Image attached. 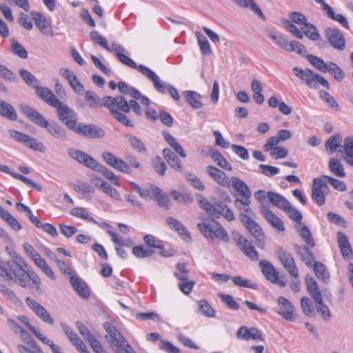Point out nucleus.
I'll return each mask as SVG.
<instances>
[{
  "label": "nucleus",
  "instance_id": "30",
  "mask_svg": "<svg viewBox=\"0 0 353 353\" xmlns=\"http://www.w3.org/2000/svg\"><path fill=\"white\" fill-rule=\"evenodd\" d=\"M163 155L168 163L176 172H183V168L179 157L169 148H165L163 150Z\"/></svg>",
  "mask_w": 353,
  "mask_h": 353
},
{
  "label": "nucleus",
  "instance_id": "64",
  "mask_svg": "<svg viewBox=\"0 0 353 353\" xmlns=\"http://www.w3.org/2000/svg\"><path fill=\"white\" fill-rule=\"evenodd\" d=\"M155 171L160 175H164L167 170V165L160 157H156L152 161Z\"/></svg>",
  "mask_w": 353,
  "mask_h": 353
},
{
  "label": "nucleus",
  "instance_id": "48",
  "mask_svg": "<svg viewBox=\"0 0 353 353\" xmlns=\"http://www.w3.org/2000/svg\"><path fill=\"white\" fill-rule=\"evenodd\" d=\"M171 195L174 199L183 204L192 203L194 201L193 196L190 192H180L176 190H173Z\"/></svg>",
  "mask_w": 353,
  "mask_h": 353
},
{
  "label": "nucleus",
  "instance_id": "32",
  "mask_svg": "<svg viewBox=\"0 0 353 353\" xmlns=\"http://www.w3.org/2000/svg\"><path fill=\"white\" fill-rule=\"evenodd\" d=\"M151 198L156 200L159 206L165 209L171 207V203L166 194L163 193L162 190L157 187L152 188Z\"/></svg>",
  "mask_w": 353,
  "mask_h": 353
},
{
  "label": "nucleus",
  "instance_id": "52",
  "mask_svg": "<svg viewBox=\"0 0 353 353\" xmlns=\"http://www.w3.org/2000/svg\"><path fill=\"white\" fill-rule=\"evenodd\" d=\"M132 253L137 258H147L152 256L154 253V250L151 248L137 245L133 248Z\"/></svg>",
  "mask_w": 353,
  "mask_h": 353
},
{
  "label": "nucleus",
  "instance_id": "25",
  "mask_svg": "<svg viewBox=\"0 0 353 353\" xmlns=\"http://www.w3.org/2000/svg\"><path fill=\"white\" fill-rule=\"evenodd\" d=\"M36 26L38 27L41 32L43 34H53L52 27L50 23L43 16V14L39 12L32 11L30 13Z\"/></svg>",
  "mask_w": 353,
  "mask_h": 353
},
{
  "label": "nucleus",
  "instance_id": "47",
  "mask_svg": "<svg viewBox=\"0 0 353 353\" xmlns=\"http://www.w3.org/2000/svg\"><path fill=\"white\" fill-rule=\"evenodd\" d=\"M297 230L301 239L305 241V243L313 248L315 246V243L312 236V234L309 230V228L306 225H302L300 228H298Z\"/></svg>",
  "mask_w": 353,
  "mask_h": 353
},
{
  "label": "nucleus",
  "instance_id": "9",
  "mask_svg": "<svg viewBox=\"0 0 353 353\" xmlns=\"http://www.w3.org/2000/svg\"><path fill=\"white\" fill-rule=\"evenodd\" d=\"M231 182L233 188L241 196V198L236 199L234 201L235 205L239 208H241L240 205L249 206L251 203L250 197L252 194L248 186L245 182L236 176L231 178Z\"/></svg>",
  "mask_w": 353,
  "mask_h": 353
},
{
  "label": "nucleus",
  "instance_id": "40",
  "mask_svg": "<svg viewBox=\"0 0 353 353\" xmlns=\"http://www.w3.org/2000/svg\"><path fill=\"white\" fill-rule=\"evenodd\" d=\"M268 197L271 203H272L277 208L284 210L290 201L287 200L283 196L274 192H268Z\"/></svg>",
  "mask_w": 353,
  "mask_h": 353
},
{
  "label": "nucleus",
  "instance_id": "36",
  "mask_svg": "<svg viewBox=\"0 0 353 353\" xmlns=\"http://www.w3.org/2000/svg\"><path fill=\"white\" fill-rule=\"evenodd\" d=\"M0 115L10 121L17 119V114L14 107L9 103L1 100H0Z\"/></svg>",
  "mask_w": 353,
  "mask_h": 353
},
{
  "label": "nucleus",
  "instance_id": "12",
  "mask_svg": "<svg viewBox=\"0 0 353 353\" xmlns=\"http://www.w3.org/2000/svg\"><path fill=\"white\" fill-rule=\"evenodd\" d=\"M240 220L252 235L256 239L258 245L264 248V234L261 227L248 215L241 213Z\"/></svg>",
  "mask_w": 353,
  "mask_h": 353
},
{
  "label": "nucleus",
  "instance_id": "35",
  "mask_svg": "<svg viewBox=\"0 0 353 353\" xmlns=\"http://www.w3.org/2000/svg\"><path fill=\"white\" fill-rule=\"evenodd\" d=\"M340 152L345 153V156L343 157L346 163L353 166V137H347L344 139V145L343 150H340Z\"/></svg>",
  "mask_w": 353,
  "mask_h": 353
},
{
  "label": "nucleus",
  "instance_id": "14",
  "mask_svg": "<svg viewBox=\"0 0 353 353\" xmlns=\"http://www.w3.org/2000/svg\"><path fill=\"white\" fill-rule=\"evenodd\" d=\"M329 187L325 180L321 177L313 179L312 186V198L319 205L321 206L325 203V194L329 192Z\"/></svg>",
  "mask_w": 353,
  "mask_h": 353
},
{
  "label": "nucleus",
  "instance_id": "51",
  "mask_svg": "<svg viewBox=\"0 0 353 353\" xmlns=\"http://www.w3.org/2000/svg\"><path fill=\"white\" fill-rule=\"evenodd\" d=\"M302 30L304 34L312 41H317L320 38V34L316 26L312 23H305Z\"/></svg>",
  "mask_w": 353,
  "mask_h": 353
},
{
  "label": "nucleus",
  "instance_id": "10",
  "mask_svg": "<svg viewBox=\"0 0 353 353\" xmlns=\"http://www.w3.org/2000/svg\"><path fill=\"white\" fill-rule=\"evenodd\" d=\"M259 267L267 280L282 288L287 285L288 281L285 276H279V273L270 262L266 260H261L259 262Z\"/></svg>",
  "mask_w": 353,
  "mask_h": 353
},
{
  "label": "nucleus",
  "instance_id": "7",
  "mask_svg": "<svg viewBox=\"0 0 353 353\" xmlns=\"http://www.w3.org/2000/svg\"><path fill=\"white\" fill-rule=\"evenodd\" d=\"M198 228L205 237L219 239L223 242H228L230 237L223 227L218 222L199 223Z\"/></svg>",
  "mask_w": 353,
  "mask_h": 353
},
{
  "label": "nucleus",
  "instance_id": "56",
  "mask_svg": "<svg viewBox=\"0 0 353 353\" xmlns=\"http://www.w3.org/2000/svg\"><path fill=\"white\" fill-rule=\"evenodd\" d=\"M111 116L120 123L127 127H134L132 121L122 112L111 110Z\"/></svg>",
  "mask_w": 353,
  "mask_h": 353
},
{
  "label": "nucleus",
  "instance_id": "16",
  "mask_svg": "<svg viewBox=\"0 0 353 353\" xmlns=\"http://www.w3.org/2000/svg\"><path fill=\"white\" fill-rule=\"evenodd\" d=\"M27 306L39 317L43 322L49 325L54 324V319L46 310L45 307L41 305L36 300L27 297L25 300Z\"/></svg>",
  "mask_w": 353,
  "mask_h": 353
},
{
  "label": "nucleus",
  "instance_id": "44",
  "mask_svg": "<svg viewBox=\"0 0 353 353\" xmlns=\"http://www.w3.org/2000/svg\"><path fill=\"white\" fill-rule=\"evenodd\" d=\"M267 35L280 48L285 50L287 49L288 41L280 34L272 30H266Z\"/></svg>",
  "mask_w": 353,
  "mask_h": 353
},
{
  "label": "nucleus",
  "instance_id": "8",
  "mask_svg": "<svg viewBox=\"0 0 353 353\" xmlns=\"http://www.w3.org/2000/svg\"><path fill=\"white\" fill-rule=\"evenodd\" d=\"M54 108L57 109L59 119L74 132L78 127L77 114L75 111L61 101L57 102L56 107Z\"/></svg>",
  "mask_w": 353,
  "mask_h": 353
},
{
  "label": "nucleus",
  "instance_id": "5",
  "mask_svg": "<svg viewBox=\"0 0 353 353\" xmlns=\"http://www.w3.org/2000/svg\"><path fill=\"white\" fill-rule=\"evenodd\" d=\"M104 328L111 339L110 345L115 353H137L112 323H105Z\"/></svg>",
  "mask_w": 353,
  "mask_h": 353
},
{
  "label": "nucleus",
  "instance_id": "60",
  "mask_svg": "<svg viewBox=\"0 0 353 353\" xmlns=\"http://www.w3.org/2000/svg\"><path fill=\"white\" fill-rule=\"evenodd\" d=\"M327 72H330L333 77L339 81H341L345 77L343 71L334 62H330Z\"/></svg>",
  "mask_w": 353,
  "mask_h": 353
},
{
  "label": "nucleus",
  "instance_id": "59",
  "mask_svg": "<svg viewBox=\"0 0 353 353\" xmlns=\"http://www.w3.org/2000/svg\"><path fill=\"white\" fill-rule=\"evenodd\" d=\"M85 100L89 102V107L93 108L97 105L102 106L103 103L101 104V99L99 95L95 92L88 90L85 92Z\"/></svg>",
  "mask_w": 353,
  "mask_h": 353
},
{
  "label": "nucleus",
  "instance_id": "21",
  "mask_svg": "<svg viewBox=\"0 0 353 353\" xmlns=\"http://www.w3.org/2000/svg\"><path fill=\"white\" fill-rule=\"evenodd\" d=\"M74 133L91 139H101L105 137V132L102 128L92 124H79Z\"/></svg>",
  "mask_w": 353,
  "mask_h": 353
},
{
  "label": "nucleus",
  "instance_id": "62",
  "mask_svg": "<svg viewBox=\"0 0 353 353\" xmlns=\"http://www.w3.org/2000/svg\"><path fill=\"white\" fill-rule=\"evenodd\" d=\"M0 77L6 81L16 82L17 76L5 65L0 64Z\"/></svg>",
  "mask_w": 353,
  "mask_h": 353
},
{
  "label": "nucleus",
  "instance_id": "53",
  "mask_svg": "<svg viewBox=\"0 0 353 353\" xmlns=\"http://www.w3.org/2000/svg\"><path fill=\"white\" fill-rule=\"evenodd\" d=\"M70 213L74 216L83 219L93 223H97V221L90 216L89 213L87 212V210H85V208L80 207L73 208L71 210Z\"/></svg>",
  "mask_w": 353,
  "mask_h": 353
},
{
  "label": "nucleus",
  "instance_id": "39",
  "mask_svg": "<svg viewBox=\"0 0 353 353\" xmlns=\"http://www.w3.org/2000/svg\"><path fill=\"white\" fill-rule=\"evenodd\" d=\"M313 270L316 276L323 281L324 283H327L330 280V273L324 264L321 262L316 261L313 265Z\"/></svg>",
  "mask_w": 353,
  "mask_h": 353
},
{
  "label": "nucleus",
  "instance_id": "43",
  "mask_svg": "<svg viewBox=\"0 0 353 353\" xmlns=\"http://www.w3.org/2000/svg\"><path fill=\"white\" fill-rule=\"evenodd\" d=\"M199 312L203 316L208 317H214L216 310L211 307L208 301L205 299L198 301Z\"/></svg>",
  "mask_w": 353,
  "mask_h": 353
},
{
  "label": "nucleus",
  "instance_id": "26",
  "mask_svg": "<svg viewBox=\"0 0 353 353\" xmlns=\"http://www.w3.org/2000/svg\"><path fill=\"white\" fill-rule=\"evenodd\" d=\"M307 290L315 303H321L323 296L316 281L310 275L305 278Z\"/></svg>",
  "mask_w": 353,
  "mask_h": 353
},
{
  "label": "nucleus",
  "instance_id": "57",
  "mask_svg": "<svg viewBox=\"0 0 353 353\" xmlns=\"http://www.w3.org/2000/svg\"><path fill=\"white\" fill-rule=\"evenodd\" d=\"M234 284L239 287L247 288L253 290L257 289V284L252 283L250 280L243 278L241 276H235L232 278Z\"/></svg>",
  "mask_w": 353,
  "mask_h": 353
},
{
  "label": "nucleus",
  "instance_id": "6",
  "mask_svg": "<svg viewBox=\"0 0 353 353\" xmlns=\"http://www.w3.org/2000/svg\"><path fill=\"white\" fill-rule=\"evenodd\" d=\"M294 74L303 81L310 88L316 89L319 85L330 90L329 82L322 76L315 73L310 69H301L295 67L293 68Z\"/></svg>",
  "mask_w": 353,
  "mask_h": 353
},
{
  "label": "nucleus",
  "instance_id": "13",
  "mask_svg": "<svg viewBox=\"0 0 353 353\" xmlns=\"http://www.w3.org/2000/svg\"><path fill=\"white\" fill-rule=\"evenodd\" d=\"M276 254L288 274L294 278L299 277V270L292 255L282 247L277 248Z\"/></svg>",
  "mask_w": 353,
  "mask_h": 353
},
{
  "label": "nucleus",
  "instance_id": "37",
  "mask_svg": "<svg viewBox=\"0 0 353 353\" xmlns=\"http://www.w3.org/2000/svg\"><path fill=\"white\" fill-rule=\"evenodd\" d=\"M0 216L14 230L19 231L21 228V224L6 210L0 205Z\"/></svg>",
  "mask_w": 353,
  "mask_h": 353
},
{
  "label": "nucleus",
  "instance_id": "15",
  "mask_svg": "<svg viewBox=\"0 0 353 353\" xmlns=\"http://www.w3.org/2000/svg\"><path fill=\"white\" fill-rule=\"evenodd\" d=\"M232 237L239 248L251 260L257 261L259 254L254 247L239 232H232Z\"/></svg>",
  "mask_w": 353,
  "mask_h": 353
},
{
  "label": "nucleus",
  "instance_id": "33",
  "mask_svg": "<svg viewBox=\"0 0 353 353\" xmlns=\"http://www.w3.org/2000/svg\"><path fill=\"white\" fill-rule=\"evenodd\" d=\"M186 102L194 109L198 110L203 107L202 97L196 91L188 90L183 92Z\"/></svg>",
  "mask_w": 353,
  "mask_h": 353
},
{
  "label": "nucleus",
  "instance_id": "23",
  "mask_svg": "<svg viewBox=\"0 0 353 353\" xmlns=\"http://www.w3.org/2000/svg\"><path fill=\"white\" fill-rule=\"evenodd\" d=\"M236 338L244 341L253 339L255 341H263V333L255 327L248 328L246 326H241L236 332Z\"/></svg>",
  "mask_w": 353,
  "mask_h": 353
},
{
  "label": "nucleus",
  "instance_id": "41",
  "mask_svg": "<svg viewBox=\"0 0 353 353\" xmlns=\"http://www.w3.org/2000/svg\"><path fill=\"white\" fill-rule=\"evenodd\" d=\"M328 166L330 171L336 176L343 178L346 176L344 167L339 159L336 158L330 159Z\"/></svg>",
  "mask_w": 353,
  "mask_h": 353
},
{
  "label": "nucleus",
  "instance_id": "55",
  "mask_svg": "<svg viewBox=\"0 0 353 353\" xmlns=\"http://www.w3.org/2000/svg\"><path fill=\"white\" fill-rule=\"evenodd\" d=\"M341 136L340 134H335L325 142V148L330 154H333L336 149L340 147V141Z\"/></svg>",
  "mask_w": 353,
  "mask_h": 353
},
{
  "label": "nucleus",
  "instance_id": "54",
  "mask_svg": "<svg viewBox=\"0 0 353 353\" xmlns=\"http://www.w3.org/2000/svg\"><path fill=\"white\" fill-rule=\"evenodd\" d=\"M130 145L139 152H145L147 151L146 147L143 142L137 137L134 135H126Z\"/></svg>",
  "mask_w": 353,
  "mask_h": 353
},
{
  "label": "nucleus",
  "instance_id": "1",
  "mask_svg": "<svg viewBox=\"0 0 353 353\" xmlns=\"http://www.w3.org/2000/svg\"><path fill=\"white\" fill-rule=\"evenodd\" d=\"M11 260L0 262V277L5 281H13L21 288L28 285L26 277L32 281L33 292L41 294V280L24 259L16 252L10 253Z\"/></svg>",
  "mask_w": 353,
  "mask_h": 353
},
{
  "label": "nucleus",
  "instance_id": "19",
  "mask_svg": "<svg viewBox=\"0 0 353 353\" xmlns=\"http://www.w3.org/2000/svg\"><path fill=\"white\" fill-rule=\"evenodd\" d=\"M103 160L110 166L125 174H130V165L121 159L117 158L113 153L105 151L101 154Z\"/></svg>",
  "mask_w": 353,
  "mask_h": 353
},
{
  "label": "nucleus",
  "instance_id": "11",
  "mask_svg": "<svg viewBox=\"0 0 353 353\" xmlns=\"http://www.w3.org/2000/svg\"><path fill=\"white\" fill-rule=\"evenodd\" d=\"M8 132L10 136L15 141L24 143L34 151H39L40 152H46V147L44 145L36 138L14 130H10Z\"/></svg>",
  "mask_w": 353,
  "mask_h": 353
},
{
  "label": "nucleus",
  "instance_id": "58",
  "mask_svg": "<svg viewBox=\"0 0 353 353\" xmlns=\"http://www.w3.org/2000/svg\"><path fill=\"white\" fill-rule=\"evenodd\" d=\"M108 234L111 236L112 241L117 245L123 246H131L132 241L129 239H123L120 236L118 233L114 232L112 230L108 231Z\"/></svg>",
  "mask_w": 353,
  "mask_h": 353
},
{
  "label": "nucleus",
  "instance_id": "63",
  "mask_svg": "<svg viewBox=\"0 0 353 353\" xmlns=\"http://www.w3.org/2000/svg\"><path fill=\"white\" fill-rule=\"evenodd\" d=\"M281 20L283 24L285 26L290 32L293 34V35L299 39H302L303 38V32L290 20L286 19H282Z\"/></svg>",
  "mask_w": 353,
  "mask_h": 353
},
{
  "label": "nucleus",
  "instance_id": "49",
  "mask_svg": "<svg viewBox=\"0 0 353 353\" xmlns=\"http://www.w3.org/2000/svg\"><path fill=\"white\" fill-rule=\"evenodd\" d=\"M301 306L306 316L310 317H314L315 316L313 303L308 297L303 296L301 299Z\"/></svg>",
  "mask_w": 353,
  "mask_h": 353
},
{
  "label": "nucleus",
  "instance_id": "31",
  "mask_svg": "<svg viewBox=\"0 0 353 353\" xmlns=\"http://www.w3.org/2000/svg\"><path fill=\"white\" fill-rule=\"evenodd\" d=\"M166 223L171 229L176 230L183 240L187 241L191 240L190 233L179 221L174 217L168 216L166 219Z\"/></svg>",
  "mask_w": 353,
  "mask_h": 353
},
{
  "label": "nucleus",
  "instance_id": "42",
  "mask_svg": "<svg viewBox=\"0 0 353 353\" xmlns=\"http://www.w3.org/2000/svg\"><path fill=\"white\" fill-rule=\"evenodd\" d=\"M306 57L307 61L311 64H312L316 69H318L322 72H327V68L330 65V62L325 63L323 59L312 54H307Z\"/></svg>",
  "mask_w": 353,
  "mask_h": 353
},
{
  "label": "nucleus",
  "instance_id": "24",
  "mask_svg": "<svg viewBox=\"0 0 353 353\" xmlns=\"http://www.w3.org/2000/svg\"><path fill=\"white\" fill-rule=\"evenodd\" d=\"M210 216L219 218L223 216L227 220L231 221L235 219L233 212L221 201H216L212 205Z\"/></svg>",
  "mask_w": 353,
  "mask_h": 353
},
{
  "label": "nucleus",
  "instance_id": "27",
  "mask_svg": "<svg viewBox=\"0 0 353 353\" xmlns=\"http://www.w3.org/2000/svg\"><path fill=\"white\" fill-rule=\"evenodd\" d=\"M72 286L75 292L83 299H87L90 296L89 287L85 282L77 276L72 275L70 279Z\"/></svg>",
  "mask_w": 353,
  "mask_h": 353
},
{
  "label": "nucleus",
  "instance_id": "20",
  "mask_svg": "<svg viewBox=\"0 0 353 353\" xmlns=\"http://www.w3.org/2000/svg\"><path fill=\"white\" fill-rule=\"evenodd\" d=\"M277 303L279 305L277 314L286 321H294L295 320V314L292 303L283 296H279L277 299Z\"/></svg>",
  "mask_w": 353,
  "mask_h": 353
},
{
  "label": "nucleus",
  "instance_id": "50",
  "mask_svg": "<svg viewBox=\"0 0 353 353\" xmlns=\"http://www.w3.org/2000/svg\"><path fill=\"white\" fill-rule=\"evenodd\" d=\"M34 263L50 278L54 280L55 274L51 270L50 267L47 264L46 261L41 256V255L33 260Z\"/></svg>",
  "mask_w": 353,
  "mask_h": 353
},
{
  "label": "nucleus",
  "instance_id": "2",
  "mask_svg": "<svg viewBox=\"0 0 353 353\" xmlns=\"http://www.w3.org/2000/svg\"><path fill=\"white\" fill-rule=\"evenodd\" d=\"M20 109L32 122L44 128L56 139L61 141L68 139L66 131L54 121L48 122L45 117L35 109L26 104L20 105Z\"/></svg>",
  "mask_w": 353,
  "mask_h": 353
},
{
  "label": "nucleus",
  "instance_id": "4",
  "mask_svg": "<svg viewBox=\"0 0 353 353\" xmlns=\"http://www.w3.org/2000/svg\"><path fill=\"white\" fill-rule=\"evenodd\" d=\"M119 55V56L117 58L122 63L130 67L131 68H137L142 74L145 75L152 81L154 88L156 90L162 94L165 93V88L163 83L160 81L159 77L154 71L143 65H137L131 58L125 55L124 53Z\"/></svg>",
  "mask_w": 353,
  "mask_h": 353
},
{
  "label": "nucleus",
  "instance_id": "46",
  "mask_svg": "<svg viewBox=\"0 0 353 353\" xmlns=\"http://www.w3.org/2000/svg\"><path fill=\"white\" fill-rule=\"evenodd\" d=\"M298 252L301 256V260L305 264L310 267L314 259L312 252L306 246L299 247Z\"/></svg>",
  "mask_w": 353,
  "mask_h": 353
},
{
  "label": "nucleus",
  "instance_id": "18",
  "mask_svg": "<svg viewBox=\"0 0 353 353\" xmlns=\"http://www.w3.org/2000/svg\"><path fill=\"white\" fill-rule=\"evenodd\" d=\"M103 105L107 108L110 112L111 110L120 111L124 113L130 112V105L128 102L123 96H117L115 97L106 96L102 99Z\"/></svg>",
  "mask_w": 353,
  "mask_h": 353
},
{
  "label": "nucleus",
  "instance_id": "61",
  "mask_svg": "<svg viewBox=\"0 0 353 353\" xmlns=\"http://www.w3.org/2000/svg\"><path fill=\"white\" fill-rule=\"evenodd\" d=\"M283 211H285L288 214L290 219L295 221L301 223V221L303 217L302 214L299 210L293 207L291 205L290 202L288 203L287 207L283 210Z\"/></svg>",
  "mask_w": 353,
  "mask_h": 353
},
{
  "label": "nucleus",
  "instance_id": "45",
  "mask_svg": "<svg viewBox=\"0 0 353 353\" xmlns=\"http://www.w3.org/2000/svg\"><path fill=\"white\" fill-rule=\"evenodd\" d=\"M196 36L198 39V43L202 54L206 56L210 55L212 54V50L207 38L201 34L199 32H196Z\"/></svg>",
  "mask_w": 353,
  "mask_h": 353
},
{
  "label": "nucleus",
  "instance_id": "34",
  "mask_svg": "<svg viewBox=\"0 0 353 353\" xmlns=\"http://www.w3.org/2000/svg\"><path fill=\"white\" fill-rule=\"evenodd\" d=\"M210 157L212 160L221 168L228 171H232V167L223 157V155L215 149L210 150Z\"/></svg>",
  "mask_w": 353,
  "mask_h": 353
},
{
  "label": "nucleus",
  "instance_id": "38",
  "mask_svg": "<svg viewBox=\"0 0 353 353\" xmlns=\"http://www.w3.org/2000/svg\"><path fill=\"white\" fill-rule=\"evenodd\" d=\"M324 13L327 17L332 19L334 21L339 22L343 27L346 29L350 28L349 23L346 18L342 14H336L332 8L329 5H325L324 8Z\"/></svg>",
  "mask_w": 353,
  "mask_h": 353
},
{
  "label": "nucleus",
  "instance_id": "22",
  "mask_svg": "<svg viewBox=\"0 0 353 353\" xmlns=\"http://www.w3.org/2000/svg\"><path fill=\"white\" fill-rule=\"evenodd\" d=\"M207 173L209 176L219 185L225 188H229L231 182L227 174L213 165H208L206 168Z\"/></svg>",
  "mask_w": 353,
  "mask_h": 353
},
{
  "label": "nucleus",
  "instance_id": "29",
  "mask_svg": "<svg viewBox=\"0 0 353 353\" xmlns=\"http://www.w3.org/2000/svg\"><path fill=\"white\" fill-rule=\"evenodd\" d=\"M261 212L265 219L279 231H284L285 226L281 219L266 206H261Z\"/></svg>",
  "mask_w": 353,
  "mask_h": 353
},
{
  "label": "nucleus",
  "instance_id": "28",
  "mask_svg": "<svg viewBox=\"0 0 353 353\" xmlns=\"http://www.w3.org/2000/svg\"><path fill=\"white\" fill-rule=\"evenodd\" d=\"M36 93L42 100L52 107H56L57 102L60 100L56 97L53 92L48 88L42 86L35 87Z\"/></svg>",
  "mask_w": 353,
  "mask_h": 353
},
{
  "label": "nucleus",
  "instance_id": "17",
  "mask_svg": "<svg viewBox=\"0 0 353 353\" xmlns=\"http://www.w3.org/2000/svg\"><path fill=\"white\" fill-rule=\"evenodd\" d=\"M325 37L334 49L339 51L345 49L346 44L345 39L339 29L331 27L325 28Z\"/></svg>",
  "mask_w": 353,
  "mask_h": 353
},
{
  "label": "nucleus",
  "instance_id": "3",
  "mask_svg": "<svg viewBox=\"0 0 353 353\" xmlns=\"http://www.w3.org/2000/svg\"><path fill=\"white\" fill-rule=\"evenodd\" d=\"M68 155L78 163L84 166L101 173V174L108 179L112 184L120 186L117 176L114 173L108 168L98 163V161L87 153L75 149L69 148L68 150Z\"/></svg>",
  "mask_w": 353,
  "mask_h": 353
}]
</instances>
